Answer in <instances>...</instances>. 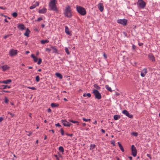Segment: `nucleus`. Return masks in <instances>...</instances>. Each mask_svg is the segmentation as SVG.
I'll return each mask as SVG.
<instances>
[{"label":"nucleus","mask_w":160,"mask_h":160,"mask_svg":"<svg viewBox=\"0 0 160 160\" xmlns=\"http://www.w3.org/2000/svg\"><path fill=\"white\" fill-rule=\"evenodd\" d=\"M132 155L134 157H135L137 153V150L136 148L134 145H132L131 147Z\"/></svg>","instance_id":"obj_6"},{"label":"nucleus","mask_w":160,"mask_h":160,"mask_svg":"<svg viewBox=\"0 0 160 160\" xmlns=\"http://www.w3.org/2000/svg\"><path fill=\"white\" fill-rule=\"evenodd\" d=\"M36 80L38 82H39L40 81V78L39 76H37L36 77Z\"/></svg>","instance_id":"obj_34"},{"label":"nucleus","mask_w":160,"mask_h":160,"mask_svg":"<svg viewBox=\"0 0 160 160\" xmlns=\"http://www.w3.org/2000/svg\"><path fill=\"white\" fill-rule=\"evenodd\" d=\"M66 135H67L68 136H70V137H72L73 135V134H69L68 133H66Z\"/></svg>","instance_id":"obj_47"},{"label":"nucleus","mask_w":160,"mask_h":160,"mask_svg":"<svg viewBox=\"0 0 160 160\" xmlns=\"http://www.w3.org/2000/svg\"><path fill=\"white\" fill-rule=\"evenodd\" d=\"M39 54V52H36V55L37 56H38Z\"/></svg>","instance_id":"obj_63"},{"label":"nucleus","mask_w":160,"mask_h":160,"mask_svg":"<svg viewBox=\"0 0 160 160\" xmlns=\"http://www.w3.org/2000/svg\"><path fill=\"white\" fill-rule=\"evenodd\" d=\"M148 72V71L147 68H144L142 70L141 72V75L142 77H144L145 75Z\"/></svg>","instance_id":"obj_12"},{"label":"nucleus","mask_w":160,"mask_h":160,"mask_svg":"<svg viewBox=\"0 0 160 160\" xmlns=\"http://www.w3.org/2000/svg\"><path fill=\"white\" fill-rule=\"evenodd\" d=\"M2 92H10L8 91L3 90Z\"/></svg>","instance_id":"obj_59"},{"label":"nucleus","mask_w":160,"mask_h":160,"mask_svg":"<svg viewBox=\"0 0 160 160\" xmlns=\"http://www.w3.org/2000/svg\"><path fill=\"white\" fill-rule=\"evenodd\" d=\"M28 132V133L27 134V135L29 136H30V135L32 134V132Z\"/></svg>","instance_id":"obj_53"},{"label":"nucleus","mask_w":160,"mask_h":160,"mask_svg":"<svg viewBox=\"0 0 160 160\" xmlns=\"http://www.w3.org/2000/svg\"><path fill=\"white\" fill-rule=\"evenodd\" d=\"M149 59L152 62H154L155 61V59L152 53L149 54L148 55Z\"/></svg>","instance_id":"obj_11"},{"label":"nucleus","mask_w":160,"mask_h":160,"mask_svg":"<svg viewBox=\"0 0 160 160\" xmlns=\"http://www.w3.org/2000/svg\"><path fill=\"white\" fill-rule=\"evenodd\" d=\"M51 50V49L49 48H47L46 49V51H48V52H50Z\"/></svg>","instance_id":"obj_57"},{"label":"nucleus","mask_w":160,"mask_h":160,"mask_svg":"<svg viewBox=\"0 0 160 160\" xmlns=\"http://www.w3.org/2000/svg\"><path fill=\"white\" fill-rule=\"evenodd\" d=\"M3 118L1 117H0V122H1L3 119Z\"/></svg>","instance_id":"obj_56"},{"label":"nucleus","mask_w":160,"mask_h":160,"mask_svg":"<svg viewBox=\"0 0 160 160\" xmlns=\"http://www.w3.org/2000/svg\"><path fill=\"white\" fill-rule=\"evenodd\" d=\"M18 28L21 30H23L26 29V27L23 24H19L18 26Z\"/></svg>","instance_id":"obj_15"},{"label":"nucleus","mask_w":160,"mask_h":160,"mask_svg":"<svg viewBox=\"0 0 160 160\" xmlns=\"http://www.w3.org/2000/svg\"><path fill=\"white\" fill-rule=\"evenodd\" d=\"M54 156L56 158V159L57 160H59V159L57 155H54Z\"/></svg>","instance_id":"obj_50"},{"label":"nucleus","mask_w":160,"mask_h":160,"mask_svg":"<svg viewBox=\"0 0 160 160\" xmlns=\"http://www.w3.org/2000/svg\"><path fill=\"white\" fill-rule=\"evenodd\" d=\"M61 134L62 135H64V131L62 128H61L60 130Z\"/></svg>","instance_id":"obj_40"},{"label":"nucleus","mask_w":160,"mask_h":160,"mask_svg":"<svg viewBox=\"0 0 160 160\" xmlns=\"http://www.w3.org/2000/svg\"><path fill=\"white\" fill-rule=\"evenodd\" d=\"M30 32V31L28 28H27L26 31L24 34L25 36L28 37L29 36V34Z\"/></svg>","instance_id":"obj_18"},{"label":"nucleus","mask_w":160,"mask_h":160,"mask_svg":"<svg viewBox=\"0 0 160 160\" xmlns=\"http://www.w3.org/2000/svg\"><path fill=\"white\" fill-rule=\"evenodd\" d=\"M83 96L84 97H86V96H87V94L86 93H84L83 94Z\"/></svg>","instance_id":"obj_64"},{"label":"nucleus","mask_w":160,"mask_h":160,"mask_svg":"<svg viewBox=\"0 0 160 160\" xmlns=\"http://www.w3.org/2000/svg\"><path fill=\"white\" fill-rule=\"evenodd\" d=\"M8 101H9V100H8V98L6 97H5V100H4L5 102L6 103H7L8 102Z\"/></svg>","instance_id":"obj_39"},{"label":"nucleus","mask_w":160,"mask_h":160,"mask_svg":"<svg viewBox=\"0 0 160 160\" xmlns=\"http://www.w3.org/2000/svg\"><path fill=\"white\" fill-rule=\"evenodd\" d=\"M65 32L68 35H70L71 33L69 31V29L67 26H65Z\"/></svg>","instance_id":"obj_19"},{"label":"nucleus","mask_w":160,"mask_h":160,"mask_svg":"<svg viewBox=\"0 0 160 160\" xmlns=\"http://www.w3.org/2000/svg\"><path fill=\"white\" fill-rule=\"evenodd\" d=\"M55 125L57 127H61V126L59 124V123L56 124Z\"/></svg>","instance_id":"obj_45"},{"label":"nucleus","mask_w":160,"mask_h":160,"mask_svg":"<svg viewBox=\"0 0 160 160\" xmlns=\"http://www.w3.org/2000/svg\"><path fill=\"white\" fill-rule=\"evenodd\" d=\"M12 15L13 16V17L14 18H16L18 16V14L17 12H14L13 13H12Z\"/></svg>","instance_id":"obj_33"},{"label":"nucleus","mask_w":160,"mask_h":160,"mask_svg":"<svg viewBox=\"0 0 160 160\" xmlns=\"http://www.w3.org/2000/svg\"><path fill=\"white\" fill-rule=\"evenodd\" d=\"M128 158H129L130 160H132V157L131 156H129L128 157Z\"/></svg>","instance_id":"obj_62"},{"label":"nucleus","mask_w":160,"mask_h":160,"mask_svg":"<svg viewBox=\"0 0 160 160\" xmlns=\"http://www.w3.org/2000/svg\"><path fill=\"white\" fill-rule=\"evenodd\" d=\"M93 92L95 96V98L98 99H100L102 98L101 94L97 90L94 89L93 90Z\"/></svg>","instance_id":"obj_4"},{"label":"nucleus","mask_w":160,"mask_h":160,"mask_svg":"<svg viewBox=\"0 0 160 160\" xmlns=\"http://www.w3.org/2000/svg\"><path fill=\"white\" fill-rule=\"evenodd\" d=\"M122 113L130 118H133V115L132 114H130L126 110L123 111Z\"/></svg>","instance_id":"obj_10"},{"label":"nucleus","mask_w":160,"mask_h":160,"mask_svg":"<svg viewBox=\"0 0 160 160\" xmlns=\"http://www.w3.org/2000/svg\"><path fill=\"white\" fill-rule=\"evenodd\" d=\"M87 95L89 98H90L91 97V94L90 93H88L87 94Z\"/></svg>","instance_id":"obj_51"},{"label":"nucleus","mask_w":160,"mask_h":160,"mask_svg":"<svg viewBox=\"0 0 160 160\" xmlns=\"http://www.w3.org/2000/svg\"><path fill=\"white\" fill-rule=\"evenodd\" d=\"M96 147V145L94 144H91L90 146L89 149L90 150H92L94 148Z\"/></svg>","instance_id":"obj_30"},{"label":"nucleus","mask_w":160,"mask_h":160,"mask_svg":"<svg viewBox=\"0 0 160 160\" xmlns=\"http://www.w3.org/2000/svg\"><path fill=\"white\" fill-rule=\"evenodd\" d=\"M56 75L57 77L59 78L60 79H62V75L60 73H56Z\"/></svg>","instance_id":"obj_27"},{"label":"nucleus","mask_w":160,"mask_h":160,"mask_svg":"<svg viewBox=\"0 0 160 160\" xmlns=\"http://www.w3.org/2000/svg\"><path fill=\"white\" fill-rule=\"evenodd\" d=\"M101 131L103 133H104L105 132V131L103 129H102L101 130Z\"/></svg>","instance_id":"obj_61"},{"label":"nucleus","mask_w":160,"mask_h":160,"mask_svg":"<svg viewBox=\"0 0 160 160\" xmlns=\"http://www.w3.org/2000/svg\"><path fill=\"white\" fill-rule=\"evenodd\" d=\"M127 20L125 19H120L117 20V22L118 23L124 25H126L127 24Z\"/></svg>","instance_id":"obj_7"},{"label":"nucleus","mask_w":160,"mask_h":160,"mask_svg":"<svg viewBox=\"0 0 160 160\" xmlns=\"http://www.w3.org/2000/svg\"><path fill=\"white\" fill-rule=\"evenodd\" d=\"M51 48L53 50V53H57L58 49L56 48V46H52Z\"/></svg>","instance_id":"obj_21"},{"label":"nucleus","mask_w":160,"mask_h":160,"mask_svg":"<svg viewBox=\"0 0 160 160\" xmlns=\"http://www.w3.org/2000/svg\"><path fill=\"white\" fill-rule=\"evenodd\" d=\"M118 145L119 147V148H120V149H121V150L122 151V152H124V149L122 145L121 144L120 142H118Z\"/></svg>","instance_id":"obj_22"},{"label":"nucleus","mask_w":160,"mask_h":160,"mask_svg":"<svg viewBox=\"0 0 160 160\" xmlns=\"http://www.w3.org/2000/svg\"><path fill=\"white\" fill-rule=\"evenodd\" d=\"M94 87L95 88H96L98 89H100V87H99L98 85L97 84H95L94 85Z\"/></svg>","instance_id":"obj_32"},{"label":"nucleus","mask_w":160,"mask_h":160,"mask_svg":"<svg viewBox=\"0 0 160 160\" xmlns=\"http://www.w3.org/2000/svg\"><path fill=\"white\" fill-rule=\"evenodd\" d=\"M34 5H35L36 7L38 6H39V3L38 2H36V3L35 4H34Z\"/></svg>","instance_id":"obj_48"},{"label":"nucleus","mask_w":160,"mask_h":160,"mask_svg":"<svg viewBox=\"0 0 160 160\" xmlns=\"http://www.w3.org/2000/svg\"><path fill=\"white\" fill-rule=\"evenodd\" d=\"M49 131L50 132L51 131L53 133H54V130L52 129V130H49Z\"/></svg>","instance_id":"obj_58"},{"label":"nucleus","mask_w":160,"mask_h":160,"mask_svg":"<svg viewBox=\"0 0 160 160\" xmlns=\"http://www.w3.org/2000/svg\"><path fill=\"white\" fill-rule=\"evenodd\" d=\"M31 57L33 59L35 56L33 54H32L31 55Z\"/></svg>","instance_id":"obj_60"},{"label":"nucleus","mask_w":160,"mask_h":160,"mask_svg":"<svg viewBox=\"0 0 160 160\" xmlns=\"http://www.w3.org/2000/svg\"><path fill=\"white\" fill-rule=\"evenodd\" d=\"M68 121L70 122H71L73 123H77V125H79V122H78V121H74V120H71V119H69L68 120Z\"/></svg>","instance_id":"obj_26"},{"label":"nucleus","mask_w":160,"mask_h":160,"mask_svg":"<svg viewBox=\"0 0 160 160\" xmlns=\"http://www.w3.org/2000/svg\"><path fill=\"white\" fill-rule=\"evenodd\" d=\"M0 9H1L3 10H5L6 9V8L5 7H0Z\"/></svg>","instance_id":"obj_49"},{"label":"nucleus","mask_w":160,"mask_h":160,"mask_svg":"<svg viewBox=\"0 0 160 160\" xmlns=\"http://www.w3.org/2000/svg\"><path fill=\"white\" fill-rule=\"evenodd\" d=\"M18 53V50H14V49H11L9 52V54L11 56H12L16 55Z\"/></svg>","instance_id":"obj_8"},{"label":"nucleus","mask_w":160,"mask_h":160,"mask_svg":"<svg viewBox=\"0 0 160 160\" xmlns=\"http://www.w3.org/2000/svg\"><path fill=\"white\" fill-rule=\"evenodd\" d=\"M12 81L11 79H8L6 80L3 81L2 83L8 84L11 83L12 82Z\"/></svg>","instance_id":"obj_17"},{"label":"nucleus","mask_w":160,"mask_h":160,"mask_svg":"<svg viewBox=\"0 0 160 160\" xmlns=\"http://www.w3.org/2000/svg\"><path fill=\"white\" fill-rule=\"evenodd\" d=\"M49 40H47V39H46L45 40H42L41 41V43L42 44H45L46 43H48L49 42Z\"/></svg>","instance_id":"obj_28"},{"label":"nucleus","mask_w":160,"mask_h":160,"mask_svg":"<svg viewBox=\"0 0 160 160\" xmlns=\"http://www.w3.org/2000/svg\"><path fill=\"white\" fill-rule=\"evenodd\" d=\"M47 11V9L46 8H43L41 10H40L38 12L40 13H44L46 12Z\"/></svg>","instance_id":"obj_16"},{"label":"nucleus","mask_w":160,"mask_h":160,"mask_svg":"<svg viewBox=\"0 0 160 160\" xmlns=\"http://www.w3.org/2000/svg\"><path fill=\"white\" fill-rule=\"evenodd\" d=\"M76 10L82 16H84L86 14L87 12L86 9L83 7L77 5Z\"/></svg>","instance_id":"obj_3"},{"label":"nucleus","mask_w":160,"mask_h":160,"mask_svg":"<svg viewBox=\"0 0 160 160\" xmlns=\"http://www.w3.org/2000/svg\"><path fill=\"white\" fill-rule=\"evenodd\" d=\"M147 156L149 157L150 159H152V158L151 156V155L150 154H147Z\"/></svg>","instance_id":"obj_46"},{"label":"nucleus","mask_w":160,"mask_h":160,"mask_svg":"<svg viewBox=\"0 0 160 160\" xmlns=\"http://www.w3.org/2000/svg\"><path fill=\"white\" fill-rule=\"evenodd\" d=\"M64 16L68 18H70L72 16V12L69 5H67L64 11Z\"/></svg>","instance_id":"obj_2"},{"label":"nucleus","mask_w":160,"mask_h":160,"mask_svg":"<svg viewBox=\"0 0 160 160\" xmlns=\"http://www.w3.org/2000/svg\"><path fill=\"white\" fill-rule=\"evenodd\" d=\"M36 7L35 5L34 4L32 6H30L29 8L30 9H33L34 8H35Z\"/></svg>","instance_id":"obj_38"},{"label":"nucleus","mask_w":160,"mask_h":160,"mask_svg":"<svg viewBox=\"0 0 160 160\" xmlns=\"http://www.w3.org/2000/svg\"><path fill=\"white\" fill-rule=\"evenodd\" d=\"M48 112L50 113L51 112V110L50 108H49L48 109Z\"/></svg>","instance_id":"obj_54"},{"label":"nucleus","mask_w":160,"mask_h":160,"mask_svg":"<svg viewBox=\"0 0 160 160\" xmlns=\"http://www.w3.org/2000/svg\"><path fill=\"white\" fill-rule=\"evenodd\" d=\"M135 48H136V46L135 45H133L132 46V48L133 49V50H135Z\"/></svg>","instance_id":"obj_55"},{"label":"nucleus","mask_w":160,"mask_h":160,"mask_svg":"<svg viewBox=\"0 0 160 160\" xmlns=\"http://www.w3.org/2000/svg\"><path fill=\"white\" fill-rule=\"evenodd\" d=\"M42 20V17H39L38 18L37 20H35V21L39 22Z\"/></svg>","instance_id":"obj_41"},{"label":"nucleus","mask_w":160,"mask_h":160,"mask_svg":"<svg viewBox=\"0 0 160 160\" xmlns=\"http://www.w3.org/2000/svg\"><path fill=\"white\" fill-rule=\"evenodd\" d=\"M2 88H1V89H6L7 88H11L10 86H8L7 85H2L1 86Z\"/></svg>","instance_id":"obj_20"},{"label":"nucleus","mask_w":160,"mask_h":160,"mask_svg":"<svg viewBox=\"0 0 160 160\" xmlns=\"http://www.w3.org/2000/svg\"><path fill=\"white\" fill-rule=\"evenodd\" d=\"M82 120L83 121H85V122H88V121H90V119H86V118H82Z\"/></svg>","instance_id":"obj_36"},{"label":"nucleus","mask_w":160,"mask_h":160,"mask_svg":"<svg viewBox=\"0 0 160 160\" xmlns=\"http://www.w3.org/2000/svg\"><path fill=\"white\" fill-rule=\"evenodd\" d=\"M56 0H51L49 4V7L50 10L55 11L58 13L59 11L57 7L56 4Z\"/></svg>","instance_id":"obj_1"},{"label":"nucleus","mask_w":160,"mask_h":160,"mask_svg":"<svg viewBox=\"0 0 160 160\" xmlns=\"http://www.w3.org/2000/svg\"><path fill=\"white\" fill-rule=\"evenodd\" d=\"M34 61L35 62H36L38 60V58L36 57H35L33 59Z\"/></svg>","instance_id":"obj_43"},{"label":"nucleus","mask_w":160,"mask_h":160,"mask_svg":"<svg viewBox=\"0 0 160 160\" xmlns=\"http://www.w3.org/2000/svg\"><path fill=\"white\" fill-rule=\"evenodd\" d=\"M137 4L142 8H144L146 6V3L143 0H138Z\"/></svg>","instance_id":"obj_5"},{"label":"nucleus","mask_w":160,"mask_h":160,"mask_svg":"<svg viewBox=\"0 0 160 160\" xmlns=\"http://www.w3.org/2000/svg\"><path fill=\"white\" fill-rule=\"evenodd\" d=\"M61 122L63 125L65 127H69L71 125V123L68 122L65 119L62 120Z\"/></svg>","instance_id":"obj_9"},{"label":"nucleus","mask_w":160,"mask_h":160,"mask_svg":"<svg viewBox=\"0 0 160 160\" xmlns=\"http://www.w3.org/2000/svg\"><path fill=\"white\" fill-rule=\"evenodd\" d=\"M8 114H10L11 116V117H13L14 116V114L13 113H11V112H8Z\"/></svg>","instance_id":"obj_44"},{"label":"nucleus","mask_w":160,"mask_h":160,"mask_svg":"<svg viewBox=\"0 0 160 160\" xmlns=\"http://www.w3.org/2000/svg\"><path fill=\"white\" fill-rule=\"evenodd\" d=\"M132 135L135 137H137L138 135V133L137 132H133L132 133Z\"/></svg>","instance_id":"obj_35"},{"label":"nucleus","mask_w":160,"mask_h":160,"mask_svg":"<svg viewBox=\"0 0 160 160\" xmlns=\"http://www.w3.org/2000/svg\"><path fill=\"white\" fill-rule=\"evenodd\" d=\"M65 52L67 53V54L68 55H69L70 52L69 51L68 48L67 47H65Z\"/></svg>","instance_id":"obj_31"},{"label":"nucleus","mask_w":160,"mask_h":160,"mask_svg":"<svg viewBox=\"0 0 160 160\" xmlns=\"http://www.w3.org/2000/svg\"><path fill=\"white\" fill-rule=\"evenodd\" d=\"M103 56L105 58V59H106L107 58V56L105 54V53H103Z\"/></svg>","instance_id":"obj_52"},{"label":"nucleus","mask_w":160,"mask_h":160,"mask_svg":"<svg viewBox=\"0 0 160 160\" xmlns=\"http://www.w3.org/2000/svg\"><path fill=\"white\" fill-rule=\"evenodd\" d=\"M58 106H59V104L57 103H52L51 104V106L52 108L58 107Z\"/></svg>","instance_id":"obj_25"},{"label":"nucleus","mask_w":160,"mask_h":160,"mask_svg":"<svg viewBox=\"0 0 160 160\" xmlns=\"http://www.w3.org/2000/svg\"><path fill=\"white\" fill-rule=\"evenodd\" d=\"M28 88L33 90H36L37 89L35 87H28Z\"/></svg>","instance_id":"obj_42"},{"label":"nucleus","mask_w":160,"mask_h":160,"mask_svg":"<svg viewBox=\"0 0 160 160\" xmlns=\"http://www.w3.org/2000/svg\"><path fill=\"white\" fill-rule=\"evenodd\" d=\"M113 118L114 120H117L120 118V116L119 115H114Z\"/></svg>","instance_id":"obj_24"},{"label":"nucleus","mask_w":160,"mask_h":160,"mask_svg":"<svg viewBox=\"0 0 160 160\" xmlns=\"http://www.w3.org/2000/svg\"><path fill=\"white\" fill-rule=\"evenodd\" d=\"M42 59L41 58H39L38 59V61L37 63V64H38V65H40L41 64V62H42Z\"/></svg>","instance_id":"obj_37"},{"label":"nucleus","mask_w":160,"mask_h":160,"mask_svg":"<svg viewBox=\"0 0 160 160\" xmlns=\"http://www.w3.org/2000/svg\"><path fill=\"white\" fill-rule=\"evenodd\" d=\"M58 149L60 152L62 153L63 152H64V148L62 146L59 147Z\"/></svg>","instance_id":"obj_29"},{"label":"nucleus","mask_w":160,"mask_h":160,"mask_svg":"<svg viewBox=\"0 0 160 160\" xmlns=\"http://www.w3.org/2000/svg\"><path fill=\"white\" fill-rule=\"evenodd\" d=\"M105 87L107 90H108L111 92H112V90L111 88L108 85H106Z\"/></svg>","instance_id":"obj_23"},{"label":"nucleus","mask_w":160,"mask_h":160,"mask_svg":"<svg viewBox=\"0 0 160 160\" xmlns=\"http://www.w3.org/2000/svg\"><path fill=\"white\" fill-rule=\"evenodd\" d=\"M2 70L3 71H5L6 70L9 69L10 67L8 66L7 65H5L2 66L1 67Z\"/></svg>","instance_id":"obj_14"},{"label":"nucleus","mask_w":160,"mask_h":160,"mask_svg":"<svg viewBox=\"0 0 160 160\" xmlns=\"http://www.w3.org/2000/svg\"><path fill=\"white\" fill-rule=\"evenodd\" d=\"M97 6L100 12H102L103 11L104 9V7L102 3H99L97 5Z\"/></svg>","instance_id":"obj_13"}]
</instances>
